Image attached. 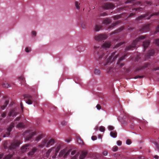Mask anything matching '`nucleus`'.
Returning a JSON list of instances; mask_svg holds the SVG:
<instances>
[{
	"label": "nucleus",
	"mask_w": 159,
	"mask_h": 159,
	"mask_svg": "<svg viewBox=\"0 0 159 159\" xmlns=\"http://www.w3.org/2000/svg\"><path fill=\"white\" fill-rule=\"evenodd\" d=\"M119 23V22H117L116 23H114L113 24H112V25H111V26H109L108 27L109 29H110L111 28H113V27L116 25H118Z\"/></svg>",
	"instance_id": "f704fd0d"
},
{
	"label": "nucleus",
	"mask_w": 159,
	"mask_h": 159,
	"mask_svg": "<svg viewBox=\"0 0 159 159\" xmlns=\"http://www.w3.org/2000/svg\"><path fill=\"white\" fill-rule=\"evenodd\" d=\"M108 37L107 35L105 34H99L94 36V39L97 41L104 40Z\"/></svg>",
	"instance_id": "39448f33"
},
{
	"label": "nucleus",
	"mask_w": 159,
	"mask_h": 159,
	"mask_svg": "<svg viewBox=\"0 0 159 159\" xmlns=\"http://www.w3.org/2000/svg\"><path fill=\"white\" fill-rule=\"evenodd\" d=\"M108 129L110 130H113L114 129V127L110 125L108 126Z\"/></svg>",
	"instance_id": "864d4df0"
},
{
	"label": "nucleus",
	"mask_w": 159,
	"mask_h": 159,
	"mask_svg": "<svg viewBox=\"0 0 159 159\" xmlns=\"http://www.w3.org/2000/svg\"><path fill=\"white\" fill-rule=\"evenodd\" d=\"M37 150V148H34L32 150L29 152L28 155L29 156H32L33 155L34 153L36 152Z\"/></svg>",
	"instance_id": "412c9836"
},
{
	"label": "nucleus",
	"mask_w": 159,
	"mask_h": 159,
	"mask_svg": "<svg viewBox=\"0 0 159 159\" xmlns=\"http://www.w3.org/2000/svg\"><path fill=\"white\" fill-rule=\"evenodd\" d=\"M159 31V25H158L156 28V31L154 33V34L157 33Z\"/></svg>",
	"instance_id": "5fc2aeb1"
},
{
	"label": "nucleus",
	"mask_w": 159,
	"mask_h": 159,
	"mask_svg": "<svg viewBox=\"0 0 159 159\" xmlns=\"http://www.w3.org/2000/svg\"><path fill=\"white\" fill-rule=\"evenodd\" d=\"M150 43L149 40H146L143 42V46L144 50L148 47Z\"/></svg>",
	"instance_id": "6ab92c4d"
},
{
	"label": "nucleus",
	"mask_w": 159,
	"mask_h": 159,
	"mask_svg": "<svg viewBox=\"0 0 159 159\" xmlns=\"http://www.w3.org/2000/svg\"><path fill=\"white\" fill-rule=\"evenodd\" d=\"M12 154H9L6 156L3 159H10L12 157Z\"/></svg>",
	"instance_id": "c9c22d12"
},
{
	"label": "nucleus",
	"mask_w": 159,
	"mask_h": 159,
	"mask_svg": "<svg viewBox=\"0 0 159 159\" xmlns=\"http://www.w3.org/2000/svg\"><path fill=\"white\" fill-rule=\"evenodd\" d=\"M135 13H131L129 16H128V18H130L131 17H132L133 16H135Z\"/></svg>",
	"instance_id": "de8ad7c7"
},
{
	"label": "nucleus",
	"mask_w": 159,
	"mask_h": 159,
	"mask_svg": "<svg viewBox=\"0 0 159 159\" xmlns=\"http://www.w3.org/2000/svg\"><path fill=\"white\" fill-rule=\"evenodd\" d=\"M21 118V117L20 116H19L17 117L15 119V120H14V121H19L20 120V119Z\"/></svg>",
	"instance_id": "69168bd1"
},
{
	"label": "nucleus",
	"mask_w": 159,
	"mask_h": 159,
	"mask_svg": "<svg viewBox=\"0 0 159 159\" xmlns=\"http://www.w3.org/2000/svg\"><path fill=\"white\" fill-rule=\"evenodd\" d=\"M61 124L63 125H66L67 124V122L65 121H63L61 122Z\"/></svg>",
	"instance_id": "4d7b16f0"
},
{
	"label": "nucleus",
	"mask_w": 159,
	"mask_h": 159,
	"mask_svg": "<svg viewBox=\"0 0 159 159\" xmlns=\"http://www.w3.org/2000/svg\"><path fill=\"white\" fill-rule=\"evenodd\" d=\"M32 34L34 36H35L36 35V33L35 31H33L32 32Z\"/></svg>",
	"instance_id": "338daca9"
},
{
	"label": "nucleus",
	"mask_w": 159,
	"mask_h": 159,
	"mask_svg": "<svg viewBox=\"0 0 159 159\" xmlns=\"http://www.w3.org/2000/svg\"><path fill=\"white\" fill-rule=\"evenodd\" d=\"M145 3L146 4H147L148 5H151L152 4V3L151 2V1H146L145 2Z\"/></svg>",
	"instance_id": "052dcab7"
},
{
	"label": "nucleus",
	"mask_w": 159,
	"mask_h": 159,
	"mask_svg": "<svg viewBox=\"0 0 159 159\" xmlns=\"http://www.w3.org/2000/svg\"><path fill=\"white\" fill-rule=\"evenodd\" d=\"M155 51L153 49H151L149 51L148 53L146 55V58H147L148 57L152 56L154 54Z\"/></svg>",
	"instance_id": "dca6fc26"
},
{
	"label": "nucleus",
	"mask_w": 159,
	"mask_h": 159,
	"mask_svg": "<svg viewBox=\"0 0 159 159\" xmlns=\"http://www.w3.org/2000/svg\"><path fill=\"white\" fill-rule=\"evenodd\" d=\"M96 108L98 110H100L101 109V107L100 104H98L96 106Z\"/></svg>",
	"instance_id": "6e6d98bb"
},
{
	"label": "nucleus",
	"mask_w": 159,
	"mask_h": 159,
	"mask_svg": "<svg viewBox=\"0 0 159 159\" xmlns=\"http://www.w3.org/2000/svg\"><path fill=\"white\" fill-rule=\"evenodd\" d=\"M111 22V20L109 18H107L104 19L103 20V23L106 25H107L110 23Z\"/></svg>",
	"instance_id": "4be33fe9"
},
{
	"label": "nucleus",
	"mask_w": 159,
	"mask_h": 159,
	"mask_svg": "<svg viewBox=\"0 0 159 159\" xmlns=\"http://www.w3.org/2000/svg\"><path fill=\"white\" fill-rule=\"evenodd\" d=\"M123 29H124V27H121L120 28V29H118V30H115V31L112 32L111 33V35H112V34H114L117 33L118 32H120L121 31L123 30Z\"/></svg>",
	"instance_id": "5701e85b"
},
{
	"label": "nucleus",
	"mask_w": 159,
	"mask_h": 159,
	"mask_svg": "<svg viewBox=\"0 0 159 159\" xmlns=\"http://www.w3.org/2000/svg\"><path fill=\"white\" fill-rule=\"evenodd\" d=\"M100 73V70L99 69H94V73L95 74L99 75Z\"/></svg>",
	"instance_id": "c756f323"
},
{
	"label": "nucleus",
	"mask_w": 159,
	"mask_h": 159,
	"mask_svg": "<svg viewBox=\"0 0 159 159\" xmlns=\"http://www.w3.org/2000/svg\"><path fill=\"white\" fill-rule=\"evenodd\" d=\"M76 150H73L71 152V155H74L75 154H76Z\"/></svg>",
	"instance_id": "13d9d810"
},
{
	"label": "nucleus",
	"mask_w": 159,
	"mask_h": 159,
	"mask_svg": "<svg viewBox=\"0 0 159 159\" xmlns=\"http://www.w3.org/2000/svg\"><path fill=\"white\" fill-rule=\"evenodd\" d=\"M6 116V113L5 112H3L1 115V116L2 118H4Z\"/></svg>",
	"instance_id": "603ef678"
},
{
	"label": "nucleus",
	"mask_w": 159,
	"mask_h": 159,
	"mask_svg": "<svg viewBox=\"0 0 159 159\" xmlns=\"http://www.w3.org/2000/svg\"><path fill=\"white\" fill-rule=\"evenodd\" d=\"M149 14V13L148 12L146 14L143 15H141L139 16L136 19V20H142L143 18H145V17L146 16H148Z\"/></svg>",
	"instance_id": "aec40b11"
},
{
	"label": "nucleus",
	"mask_w": 159,
	"mask_h": 159,
	"mask_svg": "<svg viewBox=\"0 0 159 159\" xmlns=\"http://www.w3.org/2000/svg\"><path fill=\"white\" fill-rule=\"evenodd\" d=\"M114 19H119L120 18V15H116L114 16L113 17Z\"/></svg>",
	"instance_id": "c03bdc74"
},
{
	"label": "nucleus",
	"mask_w": 159,
	"mask_h": 159,
	"mask_svg": "<svg viewBox=\"0 0 159 159\" xmlns=\"http://www.w3.org/2000/svg\"><path fill=\"white\" fill-rule=\"evenodd\" d=\"M97 137L95 136H93L92 137L91 139L93 140H95L97 139Z\"/></svg>",
	"instance_id": "774afa93"
},
{
	"label": "nucleus",
	"mask_w": 159,
	"mask_h": 159,
	"mask_svg": "<svg viewBox=\"0 0 159 159\" xmlns=\"http://www.w3.org/2000/svg\"><path fill=\"white\" fill-rule=\"evenodd\" d=\"M100 15L101 16H105L107 15V14L106 12H104L103 13H100Z\"/></svg>",
	"instance_id": "8fccbe9b"
},
{
	"label": "nucleus",
	"mask_w": 159,
	"mask_h": 159,
	"mask_svg": "<svg viewBox=\"0 0 159 159\" xmlns=\"http://www.w3.org/2000/svg\"><path fill=\"white\" fill-rule=\"evenodd\" d=\"M126 55H127L126 54L122 56L118 61L117 63L120 67H122L124 66L125 64L124 63H121L120 62L121 61L124 59Z\"/></svg>",
	"instance_id": "f8f14e48"
},
{
	"label": "nucleus",
	"mask_w": 159,
	"mask_h": 159,
	"mask_svg": "<svg viewBox=\"0 0 159 159\" xmlns=\"http://www.w3.org/2000/svg\"><path fill=\"white\" fill-rule=\"evenodd\" d=\"M118 149V147L117 146H115L113 148L112 150L113 152H116L117 150Z\"/></svg>",
	"instance_id": "37998d69"
},
{
	"label": "nucleus",
	"mask_w": 159,
	"mask_h": 159,
	"mask_svg": "<svg viewBox=\"0 0 159 159\" xmlns=\"http://www.w3.org/2000/svg\"><path fill=\"white\" fill-rule=\"evenodd\" d=\"M60 148L61 147L60 145L52 148L47 150L46 153V156L47 157H48L51 152L52 151V153L53 155L52 156V157L53 159L55 158L57 153L60 149Z\"/></svg>",
	"instance_id": "f03ea898"
},
{
	"label": "nucleus",
	"mask_w": 159,
	"mask_h": 159,
	"mask_svg": "<svg viewBox=\"0 0 159 159\" xmlns=\"http://www.w3.org/2000/svg\"><path fill=\"white\" fill-rule=\"evenodd\" d=\"M140 56H139L137 55V56H136V57H135V62H137V61H138L140 59Z\"/></svg>",
	"instance_id": "79ce46f5"
},
{
	"label": "nucleus",
	"mask_w": 159,
	"mask_h": 159,
	"mask_svg": "<svg viewBox=\"0 0 159 159\" xmlns=\"http://www.w3.org/2000/svg\"><path fill=\"white\" fill-rule=\"evenodd\" d=\"M154 143L156 146V148L157 149V150L159 151V145H158L156 141H154Z\"/></svg>",
	"instance_id": "ea45409f"
},
{
	"label": "nucleus",
	"mask_w": 159,
	"mask_h": 159,
	"mask_svg": "<svg viewBox=\"0 0 159 159\" xmlns=\"http://www.w3.org/2000/svg\"><path fill=\"white\" fill-rule=\"evenodd\" d=\"M154 15H159V12L152 13V14H151V15L150 16H149L148 17V19H150L151 17Z\"/></svg>",
	"instance_id": "72a5a7b5"
},
{
	"label": "nucleus",
	"mask_w": 159,
	"mask_h": 159,
	"mask_svg": "<svg viewBox=\"0 0 159 159\" xmlns=\"http://www.w3.org/2000/svg\"><path fill=\"white\" fill-rule=\"evenodd\" d=\"M20 144V142L18 141H15L11 143V144L9 147V149H14L18 147Z\"/></svg>",
	"instance_id": "9d476101"
},
{
	"label": "nucleus",
	"mask_w": 159,
	"mask_h": 159,
	"mask_svg": "<svg viewBox=\"0 0 159 159\" xmlns=\"http://www.w3.org/2000/svg\"><path fill=\"white\" fill-rule=\"evenodd\" d=\"M144 77V76L137 75L134 78L135 79L141 78H143Z\"/></svg>",
	"instance_id": "3c124183"
},
{
	"label": "nucleus",
	"mask_w": 159,
	"mask_h": 159,
	"mask_svg": "<svg viewBox=\"0 0 159 159\" xmlns=\"http://www.w3.org/2000/svg\"><path fill=\"white\" fill-rule=\"evenodd\" d=\"M111 45V43L109 41L105 42L102 44L101 47L94 46V51L95 54H97L96 57L101 60L103 58V60L106 58L107 57V53H105L103 51V48H109Z\"/></svg>",
	"instance_id": "f257e3e1"
},
{
	"label": "nucleus",
	"mask_w": 159,
	"mask_h": 159,
	"mask_svg": "<svg viewBox=\"0 0 159 159\" xmlns=\"http://www.w3.org/2000/svg\"><path fill=\"white\" fill-rule=\"evenodd\" d=\"M14 123L13 122L11 123L9 125L8 128L7 129V132L6 134L3 135V137H5L7 136H8L10 135V132L12 130V129L14 127Z\"/></svg>",
	"instance_id": "1a4fd4ad"
},
{
	"label": "nucleus",
	"mask_w": 159,
	"mask_h": 159,
	"mask_svg": "<svg viewBox=\"0 0 159 159\" xmlns=\"http://www.w3.org/2000/svg\"><path fill=\"white\" fill-rule=\"evenodd\" d=\"M54 143V140L53 139H49L46 138L42 140L41 143L39 145V146L40 148H43L45 147L48 148L53 145Z\"/></svg>",
	"instance_id": "7ed1b4c3"
},
{
	"label": "nucleus",
	"mask_w": 159,
	"mask_h": 159,
	"mask_svg": "<svg viewBox=\"0 0 159 159\" xmlns=\"http://www.w3.org/2000/svg\"><path fill=\"white\" fill-rule=\"evenodd\" d=\"M102 27L101 25H96L95 26V30L96 31H99Z\"/></svg>",
	"instance_id": "bb28decb"
},
{
	"label": "nucleus",
	"mask_w": 159,
	"mask_h": 159,
	"mask_svg": "<svg viewBox=\"0 0 159 159\" xmlns=\"http://www.w3.org/2000/svg\"><path fill=\"white\" fill-rule=\"evenodd\" d=\"M145 37V36H141L137 38L135 40L133 41L130 45L126 46L125 49V51L133 50V48H135L136 47V45L137 42L139 41L140 40H143Z\"/></svg>",
	"instance_id": "20e7f679"
},
{
	"label": "nucleus",
	"mask_w": 159,
	"mask_h": 159,
	"mask_svg": "<svg viewBox=\"0 0 159 159\" xmlns=\"http://www.w3.org/2000/svg\"><path fill=\"white\" fill-rule=\"evenodd\" d=\"M78 156L79 154L78 153H76L74 157H72L71 159H76Z\"/></svg>",
	"instance_id": "09e8293b"
},
{
	"label": "nucleus",
	"mask_w": 159,
	"mask_h": 159,
	"mask_svg": "<svg viewBox=\"0 0 159 159\" xmlns=\"http://www.w3.org/2000/svg\"><path fill=\"white\" fill-rule=\"evenodd\" d=\"M149 66V64H145L137 68L135 70V72H137V71L141 70L145 68H146L148 67Z\"/></svg>",
	"instance_id": "2eb2a0df"
},
{
	"label": "nucleus",
	"mask_w": 159,
	"mask_h": 159,
	"mask_svg": "<svg viewBox=\"0 0 159 159\" xmlns=\"http://www.w3.org/2000/svg\"><path fill=\"white\" fill-rule=\"evenodd\" d=\"M80 4H79L78 2L76 1L75 2V6L77 9L79 10L80 9V7L79 5Z\"/></svg>",
	"instance_id": "e433bc0d"
},
{
	"label": "nucleus",
	"mask_w": 159,
	"mask_h": 159,
	"mask_svg": "<svg viewBox=\"0 0 159 159\" xmlns=\"http://www.w3.org/2000/svg\"><path fill=\"white\" fill-rule=\"evenodd\" d=\"M29 145L26 144L23 145L21 148L20 150V152L22 153H23L25 152L27 149H29Z\"/></svg>",
	"instance_id": "ddd939ff"
},
{
	"label": "nucleus",
	"mask_w": 159,
	"mask_h": 159,
	"mask_svg": "<svg viewBox=\"0 0 159 159\" xmlns=\"http://www.w3.org/2000/svg\"><path fill=\"white\" fill-rule=\"evenodd\" d=\"M25 51L26 52H29L30 51L31 49H29V48L28 47H26L25 49Z\"/></svg>",
	"instance_id": "bf43d9fd"
},
{
	"label": "nucleus",
	"mask_w": 159,
	"mask_h": 159,
	"mask_svg": "<svg viewBox=\"0 0 159 159\" xmlns=\"http://www.w3.org/2000/svg\"><path fill=\"white\" fill-rule=\"evenodd\" d=\"M24 98H27L26 102L28 104H31L33 103V99L32 97L29 94H25L24 95Z\"/></svg>",
	"instance_id": "6e6552de"
},
{
	"label": "nucleus",
	"mask_w": 159,
	"mask_h": 159,
	"mask_svg": "<svg viewBox=\"0 0 159 159\" xmlns=\"http://www.w3.org/2000/svg\"><path fill=\"white\" fill-rule=\"evenodd\" d=\"M125 3H130L131 4L133 7H134L138 5H140L141 6L143 5L141 2L139 1H137L136 0H128L125 2Z\"/></svg>",
	"instance_id": "423d86ee"
},
{
	"label": "nucleus",
	"mask_w": 159,
	"mask_h": 159,
	"mask_svg": "<svg viewBox=\"0 0 159 159\" xmlns=\"http://www.w3.org/2000/svg\"><path fill=\"white\" fill-rule=\"evenodd\" d=\"M131 143V141L130 139H128L126 141V143L128 145L130 144Z\"/></svg>",
	"instance_id": "49530a36"
},
{
	"label": "nucleus",
	"mask_w": 159,
	"mask_h": 159,
	"mask_svg": "<svg viewBox=\"0 0 159 159\" xmlns=\"http://www.w3.org/2000/svg\"><path fill=\"white\" fill-rule=\"evenodd\" d=\"M36 133L35 132H31L29 135L26 136L25 138L26 140V141L29 140Z\"/></svg>",
	"instance_id": "f3484780"
},
{
	"label": "nucleus",
	"mask_w": 159,
	"mask_h": 159,
	"mask_svg": "<svg viewBox=\"0 0 159 159\" xmlns=\"http://www.w3.org/2000/svg\"><path fill=\"white\" fill-rule=\"evenodd\" d=\"M125 43V42H120L119 43H118V44H117V45H116L114 47V48H117V47H120L121 45H122V44H124V43Z\"/></svg>",
	"instance_id": "58836bf2"
},
{
	"label": "nucleus",
	"mask_w": 159,
	"mask_h": 159,
	"mask_svg": "<svg viewBox=\"0 0 159 159\" xmlns=\"http://www.w3.org/2000/svg\"><path fill=\"white\" fill-rule=\"evenodd\" d=\"M99 130L101 132H104L105 130V128L103 126H101L99 127Z\"/></svg>",
	"instance_id": "a19ab883"
},
{
	"label": "nucleus",
	"mask_w": 159,
	"mask_h": 159,
	"mask_svg": "<svg viewBox=\"0 0 159 159\" xmlns=\"http://www.w3.org/2000/svg\"><path fill=\"white\" fill-rule=\"evenodd\" d=\"M72 149H70L67 152H66V151L64 150H61L59 154V156L60 157H61L63 156H64V157L65 158L70 153Z\"/></svg>",
	"instance_id": "9b49d317"
},
{
	"label": "nucleus",
	"mask_w": 159,
	"mask_h": 159,
	"mask_svg": "<svg viewBox=\"0 0 159 159\" xmlns=\"http://www.w3.org/2000/svg\"><path fill=\"white\" fill-rule=\"evenodd\" d=\"M143 8H142L140 7L132 8V10L133 11L135 10V11H141L142 10H143Z\"/></svg>",
	"instance_id": "7c9ffc66"
},
{
	"label": "nucleus",
	"mask_w": 159,
	"mask_h": 159,
	"mask_svg": "<svg viewBox=\"0 0 159 159\" xmlns=\"http://www.w3.org/2000/svg\"><path fill=\"white\" fill-rule=\"evenodd\" d=\"M8 103H9L8 100L6 101L4 103V105L5 106V107H6V106H7V105L8 104Z\"/></svg>",
	"instance_id": "0e129e2a"
},
{
	"label": "nucleus",
	"mask_w": 159,
	"mask_h": 159,
	"mask_svg": "<svg viewBox=\"0 0 159 159\" xmlns=\"http://www.w3.org/2000/svg\"><path fill=\"white\" fill-rule=\"evenodd\" d=\"M102 7L103 9L107 10L114 8V6L111 3H106L103 4Z\"/></svg>",
	"instance_id": "0eeeda50"
},
{
	"label": "nucleus",
	"mask_w": 159,
	"mask_h": 159,
	"mask_svg": "<svg viewBox=\"0 0 159 159\" xmlns=\"http://www.w3.org/2000/svg\"><path fill=\"white\" fill-rule=\"evenodd\" d=\"M117 132H110V134L111 136L113 138H116L117 136Z\"/></svg>",
	"instance_id": "cd10ccee"
},
{
	"label": "nucleus",
	"mask_w": 159,
	"mask_h": 159,
	"mask_svg": "<svg viewBox=\"0 0 159 159\" xmlns=\"http://www.w3.org/2000/svg\"><path fill=\"white\" fill-rule=\"evenodd\" d=\"M125 8H126V7H120L118 9V10H119V11H120V10H124V9L125 10H126V9H125Z\"/></svg>",
	"instance_id": "680f3d73"
},
{
	"label": "nucleus",
	"mask_w": 159,
	"mask_h": 159,
	"mask_svg": "<svg viewBox=\"0 0 159 159\" xmlns=\"http://www.w3.org/2000/svg\"><path fill=\"white\" fill-rule=\"evenodd\" d=\"M150 28L149 24L144 25L141 30L140 31L142 32H144L148 31Z\"/></svg>",
	"instance_id": "4468645a"
},
{
	"label": "nucleus",
	"mask_w": 159,
	"mask_h": 159,
	"mask_svg": "<svg viewBox=\"0 0 159 159\" xmlns=\"http://www.w3.org/2000/svg\"><path fill=\"white\" fill-rule=\"evenodd\" d=\"M7 142L5 141L3 144V147L4 148L6 149L7 148L8 146H7Z\"/></svg>",
	"instance_id": "a18cd8bd"
},
{
	"label": "nucleus",
	"mask_w": 159,
	"mask_h": 159,
	"mask_svg": "<svg viewBox=\"0 0 159 159\" xmlns=\"http://www.w3.org/2000/svg\"><path fill=\"white\" fill-rule=\"evenodd\" d=\"M77 142L80 144L82 145L83 144V142L82 139L80 137L77 139Z\"/></svg>",
	"instance_id": "c85d7f7f"
},
{
	"label": "nucleus",
	"mask_w": 159,
	"mask_h": 159,
	"mask_svg": "<svg viewBox=\"0 0 159 159\" xmlns=\"http://www.w3.org/2000/svg\"><path fill=\"white\" fill-rule=\"evenodd\" d=\"M18 79L19 80L21 81V82L22 84H24L25 83V78L23 76L19 77H18Z\"/></svg>",
	"instance_id": "b1692460"
},
{
	"label": "nucleus",
	"mask_w": 159,
	"mask_h": 159,
	"mask_svg": "<svg viewBox=\"0 0 159 159\" xmlns=\"http://www.w3.org/2000/svg\"><path fill=\"white\" fill-rule=\"evenodd\" d=\"M25 125L22 122H20L17 125V128H24Z\"/></svg>",
	"instance_id": "a878e982"
},
{
	"label": "nucleus",
	"mask_w": 159,
	"mask_h": 159,
	"mask_svg": "<svg viewBox=\"0 0 159 159\" xmlns=\"http://www.w3.org/2000/svg\"><path fill=\"white\" fill-rule=\"evenodd\" d=\"M154 43L156 45L159 46V39H155L154 40Z\"/></svg>",
	"instance_id": "4c0bfd02"
},
{
	"label": "nucleus",
	"mask_w": 159,
	"mask_h": 159,
	"mask_svg": "<svg viewBox=\"0 0 159 159\" xmlns=\"http://www.w3.org/2000/svg\"><path fill=\"white\" fill-rule=\"evenodd\" d=\"M117 143L118 146H120L122 144V142L121 141L119 140L117 141Z\"/></svg>",
	"instance_id": "e2e57ef3"
},
{
	"label": "nucleus",
	"mask_w": 159,
	"mask_h": 159,
	"mask_svg": "<svg viewBox=\"0 0 159 159\" xmlns=\"http://www.w3.org/2000/svg\"><path fill=\"white\" fill-rule=\"evenodd\" d=\"M43 137V134H40L36 138V140L37 141H39Z\"/></svg>",
	"instance_id": "2f4dec72"
},
{
	"label": "nucleus",
	"mask_w": 159,
	"mask_h": 159,
	"mask_svg": "<svg viewBox=\"0 0 159 159\" xmlns=\"http://www.w3.org/2000/svg\"><path fill=\"white\" fill-rule=\"evenodd\" d=\"M2 85L3 87L7 88H8L10 87V85L7 83L2 84Z\"/></svg>",
	"instance_id": "473e14b6"
},
{
	"label": "nucleus",
	"mask_w": 159,
	"mask_h": 159,
	"mask_svg": "<svg viewBox=\"0 0 159 159\" xmlns=\"http://www.w3.org/2000/svg\"><path fill=\"white\" fill-rule=\"evenodd\" d=\"M87 152L86 151H83L80 157V159H84L87 156Z\"/></svg>",
	"instance_id": "a211bd4d"
},
{
	"label": "nucleus",
	"mask_w": 159,
	"mask_h": 159,
	"mask_svg": "<svg viewBox=\"0 0 159 159\" xmlns=\"http://www.w3.org/2000/svg\"><path fill=\"white\" fill-rule=\"evenodd\" d=\"M16 113L15 112V111L13 109L11 110L9 114V116H16Z\"/></svg>",
	"instance_id": "393cba45"
}]
</instances>
